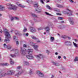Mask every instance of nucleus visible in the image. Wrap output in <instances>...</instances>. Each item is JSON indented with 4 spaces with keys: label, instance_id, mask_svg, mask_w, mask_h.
I'll list each match as a JSON object with an SVG mask.
<instances>
[{
    "label": "nucleus",
    "instance_id": "nucleus-1",
    "mask_svg": "<svg viewBox=\"0 0 78 78\" xmlns=\"http://www.w3.org/2000/svg\"><path fill=\"white\" fill-rule=\"evenodd\" d=\"M3 32H4V34H5V39L4 40L5 42H7L9 41V38L11 37V35L9 34V33L6 30V29H4Z\"/></svg>",
    "mask_w": 78,
    "mask_h": 78
},
{
    "label": "nucleus",
    "instance_id": "nucleus-2",
    "mask_svg": "<svg viewBox=\"0 0 78 78\" xmlns=\"http://www.w3.org/2000/svg\"><path fill=\"white\" fill-rule=\"evenodd\" d=\"M27 51L28 52V54H29V55L26 56V58L29 59H33L34 58L33 56V55H32V54H30V53H33V50L32 49H28L27 50Z\"/></svg>",
    "mask_w": 78,
    "mask_h": 78
},
{
    "label": "nucleus",
    "instance_id": "nucleus-3",
    "mask_svg": "<svg viewBox=\"0 0 78 78\" xmlns=\"http://www.w3.org/2000/svg\"><path fill=\"white\" fill-rule=\"evenodd\" d=\"M7 6H9L8 7V9H10V10L16 11V10H17V7L16 6L12 4H7Z\"/></svg>",
    "mask_w": 78,
    "mask_h": 78
},
{
    "label": "nucleus",
    "instance_id": "nucleus-4",
    "mask_svg": "<svg viewBox=\"0 0 78 78\" xmlns=\"http://www.w3.org/2000/svg\"><path fill=\"white\" fill-rule=\"evenodd\" d=\"M67 11H68V12H67L66 11H64L63 12V13L66 14H68L69 16H72V11H70V10H69L68 9H66Z\"/></svg>",
    "mask_w": 78,
    "mask_h": 78
},
{
    "label": "nucleus",
    "instance_id": "nucleus-5",
    "mask_svg": "<svg viewBox=\"0 0 78 78\" xmlns=\"http://www.w3.org/2000/svg\"><path fill=\"white\" fill-rule=\"evenodd\" d=\"M30 45L33 47L34 48L36 51H37L38 49L37 48H38V45H35V44L33 43V42H31L30 43Z\"/></svg>",
    "mask_w": 78,
    "mask_h": 78
},
{
    "label": "nucleus",
    "instance_id": "nucleus-6",
    "mask_svg": "<svg viewBox=\"0 0 78 78\" xmlns=\"http://www.w3.org/2000/svg\"><path fill=\"white\" fill-rule=\"evenodd\" d=\"M26 50L23 48H21L20 50V53L22 55H24L26 54L25 51Z\"/></svg>",
    "mask_w": 78,
    "mask_h": 78
},
{
    "label": "nucleus",
    "instance_id": "nucleus-7",
    "mask_svg": "<svg viewBox=\"0 0 78 78\" xmlns=\"http://www.w3.org/2000/svg\"><path fill=\"white\" fill-rule=\"evenodd\" d=\"M64 44L66 45H67V46H69L70 47L72 46V42L70 41H66Z\"/></svg>",
    "mask_w": 78,
    "mask_h": 78
},
{
    "label": "nucleus",
    "instance_id": "nucleus-8",
    "mask_svg": "<svg viewBox=\"0 0 78 78\" xmlns=\"http://www.w3.org/2000/svg\"><path fill=\"white\" fill-rule=\"evenodd\" d=\"M68 20L69 22H70V24L71 25H74V21L73 20V18L72 17H69L68 18Z\"/></svg>",
    "mask_w": 78,
    "mask_h": 78
},
{
    "label": "nucleus",
    "instance_id": "nucleus-9",
    "mask_svg": "<svg viewBox=\"0 0 78 78\" xmlns=\"http://www.w3.org/2000/svg\"><path fill=\"white\" fill-rule=\"evenodd\" d=\"M16 73V71L14 70H9L8 71L7 74L8 75H14Z\"/></svg>",
    "mask_w": 78,
    "mask_h": 78
},
{
    "label": "nucleus",
    "instance_id": "nucleus-10",
    "mask_svg": "<svg viewBox=\"0 0 78 78\" xmlns=\"http://www.w3.org/2000/svg\"><path fill=\"white\" fill-rule=\"evenodd\" d=\"M36 57L37 59H43L44 58V55L42 54H39L38 55H36Z\"/></svg>",
    "mask_w": 78,
    "mask_h": 78
},
{
    "label": "nucleus",
    "instance_id": "nucleus-11",
    "mask_svg": "<svg viewBox=\"0 0 78 78\" xmlns=\"http://www.w3.org/2000/svg\"><path fill=\"white\" fill-rule=\"evenodd\" d=\"M36 73L39 77H44V74L41 73L40 71H38Z\"/></svg>",
    "mask_w": 78,
    "mask_h": 78
},
{
    "label": "nucleus",
    "instance_id": "nucleus-12",
    "mask_svg": "<svg viewBox=\"0 0 78 78\" xmlns=\"http://www.w3.org/2000/svg\"><path fill=\"white\" fill-rule=\"evenodd\" d=\"M50 26L49 25H48L47 27H46L45 28V30L46 31L47 33H49L50 29Z\"/></svg>",
    "mask_w": 78,
    "mask_h": 78
},
{
    "label": "nucleus",
    "instance_id": "nucleus-13",
    "mask_svg": "<svg viewBox=\"0 0 78 78\" xmlns=\"http://www.w3.org/2000/svg\"><path fill=\"white\" fill-rule=\"evenodd\" d=\"M18 55H19V53L17 52L16 53H15L14 55L10 54V56H11L12 58H14V57H16V56H18Z\"/></svg>",
    "mask_w": 78,
    "mask_h": 78
},
{
    "label": "nucleus",
    "instance_id": "nucleus-14",
    "mask_svg": "<svg viewBox=\"0 0 78 78\" xmlns=\"http://www.w3.org/2000/svg\"><path fill=\"white\" fill-rule=\"evenodd\" d=\"M23 63L24 66H29V62L28 61H24L23 62Z\"/></svg>",
    "mask_w": 78,
    "mask_h": 78
},
{
    "label": "nucleus",
    "instance_id": "nucleus-15",
    "mask_svg": "<svg viewBox=\"0 0 78 78\" xmlns=\"http://www.w3.org/2000/svg\"><path fill=\"white\" fill-rule=\"evenodd\" d=\"M41 7H39L38 8H37L36 9V11H37V12H41Z\"/></svg>",
    "mask_w": 78,
    "mask_h": 78
},
{
    "label": "nucleus",
    "instance_id": "nucleus-16",
    "mask_svg": "<svg viewBox=\"0 0 78 78\" xmlns=\"http://www.w3.org/2000/svg\"><path fill=\"white\" fill-rule=\"evenodd\" d=\"M30 31H31L32 33H34V32H36V29L33 27H30Z\"/></svg>",
    "mask_w": 78,
    "mask_h": 78
},
{
    "label": "nucleus",
    "instance_id": "nucleus-17",
    "mask_svg": "<svg viewBox=\"0 0 78 78\" xmlns=\"http://www.w3.org/2000/svg\"><path fill=\"white\" fill-rule=\"evenodd\" d=\"M62 38H63L64 39H66V38H68L69 40H70V39H71L70 37H69L68 36H66V35H64V36H62Z\"/></svg>",
    "mask_w": 78,
    "mask_h": 78
},
{
    "label": "nucleus",
    "instance_id": "nucleus-18",
    "mask_svg": "<svg viewBox=\"0 0 78 78\" xmlns=\"http://www.w3.org/2000/svg\"><path fill=\"white\" fill-rule=\"evenodd\" d=\"M16 4H17L19 6H20V7H21V8H23L25 7V6L24 5H22L21 4H19V2H17Z\"/></svg>",
    "mask_w": 78,
    "mask_h": 78
},
{
    "label": "nucleus",
    "instance_id": "nucleus-19",
    "mask_svg": "<svg viewBox=\"0 0 78 78\" xmlns=\"http://www.w3.org/2000/svg\"><path fill=\"white\" fill-rule=\"evenodd\" d=\"M17 73L15 75V76H19L20 74H22V72H20V71H17Z\"/></svg>",
    "mask_w": 78,
    "mask_h": 78
},
{
    "label": "nucleus",
    "instance_id": "nucleus-20",
    "mask_svg": "<svg viewBox=\"0 0 78 78\" xmlns=\"http://www.w3.org/2000/svg\"><path fill=\"white\" fill-rule=\"evenodd\" d=\"M5 10V7L2 5H0V11Z\"/></svg>",
    "mask_w": 78,
    "mask_h": 78
},
{
    "label": "nucleus",
    "instance_id": "nucleus-21",
    "mask_svg": "<svg viewBox=\"0 0 78 78\" xmlns=\"http://www.w3.org/2000/svg\"><path fill=\"white\" fill-rule=\"evenodd\" d=\"M27 2L30 4H31V3H33V2L32 1V0H27Z\"/></svg>",
    "mask_w": 78,
    "mask_h": 78
},
{
    "label": "nucleus",
    "instance_id": "nucleus-22",
    "mask_svg": "<svg viewBox=\"0 0 78 78\" xmlns=\"http://www.w3.org/2000/svg\"><path fill=\"white\" fill-rule=\"evenodd\" d=\"M21 67L20 66H17L16 68V71L17 72L20 71V69H21Z\"/></svg>",
    "mask_w": 78,
    "mask_h": 78
},
{
    "label": "nucleus",
    "instance_id": "nucleus-23",
    "mask_svg": "<svg viewBox=\"0 0 78 78\" xmlns=\"http://www.w3.org/2000/svg\"><path fill=\"white\" fill-rule=\"evenodd\" d=\"M50 41L51 42H53V41H55V38H54V37H51Z\"/></svg>",
    "mask_w": 78,
    "mask_h": 78
},
{
    "label": "nucleus",
    "instance_id": "nucleus-24",
    "mask_svg": "<svg viewBox=\"0 0 78 78\" xmlns=\"http://www.w3.org/2000/svg\"><path fill=\"white\" fill-rule=\"evenodd\" d=\"M10 63L12 65H13V64H14V62L11 58H10Z\"/></svg>",
    "mask_w": 78,
    "mask_h": 78
},
{
    "label": "nucleus",
    "instance_id": "nucleus-25",
    "mask_svg": "<svg viewBox=\"0 0 78 78\" xmlns=\"http://www.w3.org/2000/svg\"><path fill=\"white\" fill-rule=\"evenodd\" d=\"M52 63L54 64V65H55V66H58L59 65L58 63H56V62H52Z\"/></svg>",
    "mask_w": 78,
    "mask_h": 78
},
{
    "label": "nucleus",
    "instance_id": "nucleus-26",
    "mask_svg": "<svg viewBox=\"0 0 78 78\" xmlns=\"http://www.w3.org/2000/svg\"><path fill=\"white\" fill-rule=\"evenodd\" d=\"M29 74L31 75L33 74V70L32 69H30V71L29 73Z\"/></svg>",
    "mask_w": 78,
    "mask_h": 78
},
{
    "label": "nucleus",
    "instance_id": "nucleus-27",
    "mask_svg": "<svg viewBox=\"0 0 78 78\" xmlns=\"http://www.w3.org/2000/svg\"><path fill=\"white\" fill-rule=\"evenodd\" d=\"M73 45H74L75 48H78V44H77L75 43L74 42H73Z\"/></svg>",
    "mask_w": 78,
    "mask_h": 78
},
{
    "label": "nucleus",
    "instance_id": "nucleus-28",
    "mask_svg": "<svg viewBox=\"0 0 78 78\" xmlns=\"http://www.w3.org/2000/svg\"><path fill=\"white\" fill-rule=\"evenodd\" d=\"M53 9L56 11H57V12H60V10L57 8H54Z\"/></svg>",
    "mask_w": 78,
    "mask_h": 78
},
{
    "label": "nucleus",
    "instance_id": "nucleus-29",
    "mask_svg": "<svg viewBox=\"0 0 78 78\" xmlns=\"http://www.w3.org/2000/svg\"><path fill=\"white\" fill-rule=\"evenodd\" d=\"M2 66H9V64L6 63H5L2 64Z\"/></svg>",
    "mask_w": 78,
    "mask_h": 78
},
{
    "label": "nucleus",
    "instance_id": "nucleus-30",
    "mask_svg": "<svg viewBox=\"0 0 78 78\" xmlns=\"http://www.w3.org/2000/svg\"><path fill=\"white\" fill-rule=\"evenodd\" d=\"M31 15L32 16V17H37V15H36L34 14L31 13Z\"/></svg>",
    "mask_w": 78,
    "mask_h": 78
},
{
    "label": "nucleus",
    "instance_id": "nucleus-31",
    "mask_svg": "<svg viewBox=\"0 0 78 78\" xmlns=\"http://www.w3.org/2000/svg\"><path fill=\"white\" fill-rule=\"evenodd\" d=\"M46 7L48 8V9H52V8L50 6L48 5H46Z\"/></svg>",
    "mask_w": 78,
    "mask_h": 78
},
{
    "label": "nucleus",
    "instance_id": "nucleus-32",
    "mask_svg": "<svg viewBox=\"0 0 78 78\" xmlns=\"http://www.w3.org/2000/svg\"><path fill=\"white\" fill-rule=\"evenodd\" d=\"M31 37H32V39H34V40H37L38 39V38H36V37L34 36H31Z\"/></svg>",
    "mask_w": 78,
    "mask_h": 78
},
{
    "label": "nucleus",
    "instance_id": "nucleus-33",
    "mask_svg": "<svg viewBox=\"0 0 78 78\" xmlns=\"http://www.w3.org/2000/svg\"><path fill=\"white\" fill-rule=\"evenodd\" d=\"M38 6H39V4H38V3H37V4L34 5V7H35L36 8H37Z\"/></svg>",
    "mask_w": 78,
    "mask_h": 78
},
{
    "label": "nucleus",
    "instance_id": "nucleus-34",
    "mask_svg": "<svg viewBox=\"0 0 78 78\" xmlns=\"http://www.w3.org/2000/svg\"><path fill=\"white\" fill-rule=\"evenodd\" d=\"M57 7H58L59 8H63V6L59 4L57 5Z\"/></svg>",
    "mask_w": 78,
    "mask_h": 78
},
{
    "label": "nucleus",
    "instance_id": "nucleus-35",
    "mask_svg": "<svg viewBox=\"0 0 78 78\" xmlns=\"http://www.w3.org/2000/svg\"><path fill=\"white\" fill-rule=\"evenodd\" d=\"M8 49H10L11 48V46L10 45H8L7 47Z\"/></svg>",
    "mask_w": 78,
    "mask_h": 78
},
{
    "label": "nucleus",
    "instance_id": "nucleus-36",
    "mask_svg": "<svg viewBox=\"0 0 78 78\" xmlns=\"http://www.w3.org/2000/svg\"><path fill=\"white\" fill-rule=\"evenodd\" d=\"M75 62L76 61H78V57H76L74 60Z\"/></svg>",
    "mask_w": 78,
    "mask_h": 78
},
{
    "label": "nucleus",
    "instance_id": "nucleus-37",
    "mask_svg": "<svg viewBox=\"0 0 78 78\" xmlns=\"http://www.w3.org/2000/svg\"><path fill=\"white\" fill-rule=\"evenodd\" d=\"M40 1L41 3H42V4H44V1H45V0H40Z\"/></svg>",
    "mask_w": 78,
    "mask_h": 78
},
{
    "label": "nucleus",
    "instance_id": "nucleus-38",
    "mask_svg": "<svg viewBox=\"0 0 78 78\" xmlns=\"http://www.w3.org/2000/svg\"><path fill=\"white\" fill-rule=\"evenodd\" d=\"M20 33L19 31H15V34H19Z\"/></svg>",
    "mask_w": 78,
    "mask_h": 78
},
{
    "label": "nucleus",
    "instance_id": "nucleus-39",
    "mask_svg": "<svg viewBox=\"0 0 78 78\" xmlns=\"http://www.w3.org/2000/svg\"><path fill=\"white\" fill-rule=\"evenodd\" d=\"M58 20H62L63 19V18L62 17H58Z\"/></svg>",
    "mask_w": 78,
    "mask_h": 78
},
{
    "label": "nucleus",
    "instance_id": "nucleus-40",
    "mask_svg": "<svg viewBox=\"0 0 78 78\" xmlns=\"http://www.w3.org/2000/svg\"><path fill=\"white\" fill-rule=\"evenodd\" d=\"M45 13L46 15H48V16H51V14H49L47 12H45Z\"/></svg>",
    "mask_w": 78,
    "mask_h": 78
},
{
    "label": "nucleus",
    "instance_id": "nucleus-41",
    "mask_svg": "<svg viewBox=\"0 0 78 78\" xmlns=\"http://www.w3.org/2000/svg\"><path fill=\"white\" fill-rule=\"evenodd\" d=\"M27 28L26 27H24L23 31L25 32L27 31Z\"/></svg>",
    "mask_w": 78,
    "mask_h": 78
},
{
    "label": "nucleus",
    "instance_id": "nucleus-42",
    "mask_svg": "<svg viewBox=\"0 0 78 78\" xmlns=\"http://www.w3.org/2000/svg\"><path fill=\"white\" fill-rule=\"evenodd\" d=\"M4 47L5 48H7V46L6 45V44H4L3 45Z\"/></svg>",
    "mask_w": 78,
    "mask_h": 78
},
{
    "label": "nucleus",
    "instance_id": "nucleus-43",
    "mask_svg": "<svg viewBox=\"0 0 78 78\" xmlns=\"http://www.w3.org/2000/svg\"><path fill=\"white\" fill-rule=\"evenodd\" d=\"M43 30L42 27H40L38 28V31H39V30Z\"/></svg>",
    "mask_w": 78,
    "mask_h": 78
},
{
    "label": "nucleus",
    "instance_id": "nucleus-44",
    "mask_svg": "<svg viewBox=\"0 0 78 78\" xmlns=\"http://www.w3.org/2000/svg\"><path fill=\"white\" fill-rule=\"evenodd\" d=\"M15 19L16 20H19V18L16 17H15Z\"/></svg>",
    "mask_w": 78,
    "mask_h": 78
},
{
    "label": "nucleus",
    "instance_id": "nucleus-45",
    "mask_svg": "<svg viewBox=\"0 0 78 78\" xmlns=\"http://www.w3.org/2000/svg\"><path fill=\"white\" fill-rule=\"evenodd\" d=\"M3 31H2V29H0V33L1 34H2V33H3Z\"/></svg>",
    "mask_w": 78,
    "mask_h": 78
},
{
    "label": "nucleus",
    "instance_id": "nucleus-46",
    "mask_svg": "<svg viewBox=\"0 0 78 78\" xmlns=\"http://www.w3.org/2000/svg\"><path fill=\"white\" fill-rule=\"evenodd\" d=\"M24 35H25V36H28V33H27L26 34H24Z\"/></svg>",
    "mask_w": 78,
    "mask_h": 78
},
{
    "label": "nucleus",
    "instance_id": "nucleus-47",
    "mask_svg": "<svg viewBox=\"0 0 78 78\" xmlns=\"http://www.w3.org/2000/svg\"><path fill=\"white\" fill-rule=\"evenodd\" d=\"M23 46L24 48H27V46L26 44H23Z\"/></svg>",
    "mask_w": 78,
    "mask_h": 78
},
{
    "label": "nucleus",
    "instance_id": "nucleus-48",
    "mask_svg": "<svg viewBox=\"0 0 78 78\" xmlns=\"http://www.w3.org/2000/svg\"><path fill=\"white\" fill-rule=\"evenodd\" d=\"M30 22L31 23H32V25H34V24H33V22L32 21L30 20Z\"/></svg>",
    "mask_w": 78,
    "mask_h": 78
},
{
    "label": "nucleus",
    "instance_id": "nucleus-49",
    "mask_svg": "<svg viewBox=\"0 0 78 78\" xmlns=\"http://www.w3.org/2000/svg\"><path fill=\"white\" fill-rule=\"evenodd\" d=\"M14 20V17H12L11 18V21H13V20Z\"/></svg>",
    "mask_w": 78,
    "mask_h": 78
},
{
    "label": "nucleus",
    "instance_id": "nucleus-50",
    "mask_svg": "<svg viewBox=\"0 0 78 78\" xmlns=\"http://www.w3.org/2000/svg\"><path fill=\"white\" fill-rule=\"evenodd\" d=\"M56 14L57 15H58L59 16H61V14L58 13H57Z\"/></svg>",
    "mask_w": 78,
    "mask_h": 78
},
{
    "label": "nucleus",
    "instance_id": "nucleus-51",
    "mask_svg": "<svg viewBox=\"0 0 78 78\" xmlns=\"http://www.w3.org/2000/svg\"><path fill=\"white\" fill-rule=\"evenodd\" d=\"M46 53H48V54H49V53H50V51H48V50H47Z\"/></svg>",
    "mask_w": 78,
    "mask_h": 78
},
{
    "label": "nucleus",
    "instance_id": "nucleus-52",
    "mask_svg": "<svg viewBox=\"0 0 78 78\" xmlns=\"http://www.w3.org/2000/svg\"><path fill=\"white\" fill-rule=\"evenodd\" d=\"M34 21L36 22H39V21L36 19L34 20Z\"/></svg>",
    "mask_w": 78,
    "mask_h": 78
},
{
    "label": "nucleus",
    "instance_id": "nucleus-53",
    "mask_svg": "<svg viewBox=\"0 0 78 78\" xmlns=\"http://www.w3.org/2000/svg\"><path fill=\"white\" fill-rule=\"evenodd\" d=\"M69 1L71 3H73V1L72 0H69Z\"/></svg>",
    "mask_w": 78,
    "mask_h": 78
},
{
    "label": "nucleus",
    "instance_id": "nucleus-54",
    "mask_svg": "<svg viewBox=\"0 0 78 78\" xmlns=\"http://www.w3.org/2000/svg\"><path fill=\"white\" fill-rule=\"evenodd\" d=\"M20 72L22 73H23V72H24V71L23 70H21V71L20 70Z\"/></svg>",
    "mask_w": 78,
    "mask_h": 78
},
{
    "label": "nucleus",
    "instance_id": "nucleus-55",
    "mask_svg": "<svg viewBox=\"0 0 78 78\" xmlns=\"http://www.w3.org/2000/svg\"><path fill=\"white\" fill-rule=\"evenodd\" d=\"M16 44L17 45H19V41H17L16 42Z\"/></svg>",
    "mask_w": 78,
    "mask_h": 78
},
{
    "label": "nucleus",
    "instance_id": "nucleus-56",
    "mask_svg": "<svg viewBox=\"0 0 78 78\" xmlns=\"http://www.w3.org/2000/svg\"><path fill=\"white\" fill-rule=\"evenodd\" d=\"M54 77H55V75H52L51 76V78H54Z\"/></svg>",
    "mask_w": 78,
    "mask_h": 78
},
{
    "label": "nucleus",
    "instance_id": "nucleus-57",
    "mask_svg": "<svg viewBox=\"0 0 78 78\" xmlns=\"http://www.w3.org/2000/svg\"><path fill=\"white\" fill-rule=\"evenodd\" d=\"M16 36H14V37H13V39L14 40L16 39Z\"/></svg>",
    "mask_w": 78,
    "mask_h": 78
},
{
    "label": "nucleus",
    "instance_id": "nucleus-58",
    "mask_svg": "<svg viewBox=\"0 0 78 78\" xmlns=\"http://www.w3.org/2000/svg\"><path fill=\"white\" fill-rule=\"evenodd\" d=\"M74 41L76 42H78V40L77 39H74Z\"/></svg>",
    "mask_w": 78,
    "mask_h": 78
},
{
    "label": "nucleus",
    "instance_id": "nucleus-59",
    "mask_svg": "<svg viewBox=\"0 0 78 78\" xmlns=\"http://www.w3.org/2000/svg\"><path fill=\"white\" fill-rule=\"evenodd\" d=\"M58 28H59V29H61L62 27L61 26H59L58 27Z\"/></svg>",
    "mask_w": 78,
    "mask_h": 78
},
{
    "label": "nucleus",
    "instance_id": "nucleus-60",
    "mask_svg": "<svg viewBox=\"0 0 78 78\" xmlns=\"http://www.w3.org/2000/svg\"><path fill=\"white\" fill-rule=\"evenodd\" d=\"M61 58V56H59L58 57V59H60V58Z\"/></svg>",
    "mask_w": 78,
    "mask_h": 78
},
{
    "label": "nucleus",
    "instance_id": "nucleus-61",
    "mask_svg": "<svg viewBox=\"0 0 78 78\" xmlns=\"http://www.w3.org/2000/svg\"><path fill=\"white\" fill-rule=\"evenodd\" d=\"M55 55H58V52H55Z\"/></svg>",
    "mask_w": 78,
    "mask_h": 78
},
{
    "label": "nucleus",
    "instance_id": "nucleus-62",
    "mask_svg": "<svg viewBox=\"0 0 78 78\" xmlns=\"http://www.w3.org/2000/svg\"><path fill=\"white\" fill-rule=\"evenodd\" d=\"M2 40L1 38V37H0V42H2Z\"/></svg>",
    "mask_w": 78,
    "mask_h": 78
},
{
    "label": "nucleus",
    "instance_id": "nucleus-63",
    "mask_svg": "<svg viewBox=\"0 0 78 78\" xmlns=\"http://www.w3.org/2000/svg\"><path fill=\"white\" fill-rule=\"evenodd\" d=\"M63 58L64 59H66V56H64Z\"/></svg>",
    "mask_w": 78,
    "mask_h": 78
},
{
    "label": "nucleus",
    "instance_id": "nucleus-64",
    "mask_svg": "<svg viewBox=\"0 0 78 78\" xmlns=\"http://www.w3.org/2000/svg\"><path fill=\"white\" fill-rule=\"evenodd\" d=\"M37 42L38 43V42H40V41H37Z\"/></svg>",
    "mask_w": 78,
    "mask_h": 78
}]
</instances>
